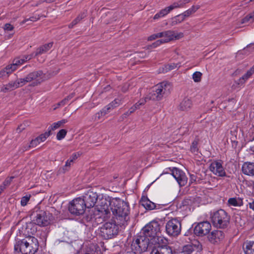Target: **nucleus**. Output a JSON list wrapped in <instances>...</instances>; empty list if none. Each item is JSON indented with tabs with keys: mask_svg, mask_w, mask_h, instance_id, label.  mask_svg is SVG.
<instances>
[{
	"mask_svg": "<svg viewBox=\"0 0 254 254\" xmlns=\"http://www.w3.org/2000/svg\"><path fill=\"white\" fill-rule=\"evenodd\" d=\"M13 28V26L9 23L5 24L4 26V29L7 31H11Z\"/></svg>",
	"mask_w": 254,
	"mask_h": 254,
	"instance_id": "13d9d810",
	"label": "nucleus"
},
{
	"mask_svg": "<svg viewBox=\"0 0 254 254\" xmlns=\"http://www.w3.org/2000/svg\"><path fill=\"white\" fill-rule=\"evenodd\" d=\"M158 38H161V34H160V32L151 35L148 37L147 40L148 41H152Z\"/></svg>",
	"mask_w": 254,
	"mask_h": 254,
	"instance_id": "09e8293b",
	"label": "nucleus"
},
{
	"mask_svg": "<svg viewBox=\"0 0 254 254\" xmlns=\"http://www.w3.org/2000/svg\"><path fill=\"white\" fill-rule=\"evenodd\" d=\"M111 200H107V199H102L100 201V204L98 206V211L104 215L105 219L109 218L111 215Z\"/></svg>",
	"mask_w": 254,
	"mask_h": 254,
	"instance_id": "ddd939ff",
	"label": "nucleus"
},
{
	"mask_svg": "<svg viewBox=\"0 0 254 254\" xmlns=\"http://www.w3.org/2000/svg\"><path fill=\"white\" fill-rule=\"evenodd\" d=\"M13 72L12 69L9 67V65H7L5 67L0 71V78H5L8 77L10 74Z\"/></svg>",
	"mask_w": 254,
	"mask_h": 254,
	"instance_id": "c85d7f7f",
	"label": "nucleus"
},
{
	"mask_svg": "<svg viewBox=\"0 0 254 254\" xmlns=\"http://www.w3.org/2000/svg\"><path fill=\"white\" fill-rule=\"evenodd\" d=\"M14 178V177L12 176V177H8V178H6V179L3 182L2 185L5 188L9 186L10 185V184Z\"/></svg>",
	"mask_w": 254,
	"mask_h": 254,
	"instance_id": "49530a36",
	"label": "nucleus"
},
{
	"mask_svg": "<svg viewBox=\"0 0 254 254\" xmlns=\"http://www.w3.org/2000/svg\"><path fill=\"white\" fill-rule=\"evenodd\" d=\"M39 243L36 238L29 237L17 241L14 250L22 254H34L38 250Z\"/></svg>",
	"mask_w": 254,
	"mask_h": 254,
	"instance_id": "7ed1b4c3",
	"label": "nucleus"
},
{
	"mask_svg": "<svg viewBox=\"0 0 254 254\" xmlns=\"http://www.w3.org/2000/svg\"><path fill=\"white\" fill-rule=\"evenodd\" d=\"M192 106L191 100L188 98H185L180 103L179 109L181 111H187L190 109Z\"/></svg>",
	"mask_w": 254,
	"mask_h": 254,
	"instance_id": "393cba45",
	"label": "nucleus"
},
{
	"mask_svg": "<svg viewBox=\"0 0 254 254\" xmlns=\"http://www.w3.org/2000/svg\"><path fill=\"white\" fill-rule=\"evenodd\" d=\"M152 244L150 241L144 235L140 233L132 242L131 247L132 250L134 249L139 253L147 251L148 247H151Z\"/></svg>",
	"mask_w": 254,
	"mask_h": 254,
	"instance_id": "6e6552de",
	"label": "nucleus"
},
{
	"mask_svg": "<svg viewBox=\"0 0 254 254\" xmlns=\"http://www.w3.org/2000/svg\"><path fill=\"white\" fill-rule=\"evenodd\" d=\"M98 197V196L96 192L89 190L84 193L82 199L84 200L87 208H91L93 207L96 204Z\"/></svg>",
	"mask_w": 254,
	"mask_h": 254,
	"instance_id": "f8f14e48",
	"label": "nucleus"
},
{
	"mask_svg": "<svg viewBox=\"0 0 254 254\" xmlns=\"http://www.w3.org/2000/svg\"><path fill=\"white\" fill-rule=\"evenodd\" d=\"M140 233L147 237L152 245L159 244L163 241V238L160 236V226L157 221H152L147 224Z\"/></svg>",
	"mask_w": 254,
	"mask_h": 254,
	"instance_id": "f03ea898",
	"label": "nucleus"
},
{
	"mask_svg": "<svg viewBox=\"0 0 254 254\" xmlns=\"http://www.w3.org/2000/svg\"><path fill=\"white\" fill-rule=\"evenodd\" d=\"M244 248L246 254H254V242H249L245 243Z\"/></svg>",
	"mask_w": 254,
	"mask_h": 254,
	"instance_id": "7c9ffc66",
	"label": "nucleus"
},
{
	"mask_svg": "<svg viewBox=\"0 0 254 254\" xmlns=\"http://www.w3.org/2000/svg\"><path fill=\"white\" fill-rule=\"evenodd\" d=\"M135 107H133V106H132L131 108H130V109L128 110V111L129 112V113L130 114H132L134 112H135V111L136 110L135 109Z\"/></svg>",
	"mask_w": 254,
	"mask_h": 254,
	"instance_id": "69168bd1",
	"label": "nucleus"
},
{
	"mask_svg": "<svg viewBox=\"0 0 254 254\" xmlns=\"http://www.w3.org/2000/svg\"><path fill=\"white\" fill-rule=\"evenodd\" d=\"M121 99H115L113 101L110 103L109 105L112 109L118 107L121 103Z\"/></svg>",
	"mask_w": 254,
	"mask_h": 254,
	"instance_id": "79ce46f5",
	"label": "nucleus"
},
{
	"mask_svg": "<svg viewBox=\"0 0 254 254\" xmlns=\"http://www.w3.org/2000/svg\"><path fill=\"white\" fill-rule=\"evenodd\" d=\"M202 74L199 71H195L192 74V79L195 82H199L201 81Z\"/></svg>",
	"mask_w": 254,
	"mask_h": 254,
	"instance_id": "4c0bfd02",
	"label": "nucleus"
},
{
	"mask_svg": "<svg viewBox=\"0 0 254 254\" xmlns=\"http://www.w3.org/2000/svg\"><path fill=\"white\" fill-rule=\"evenodd\" d=\"M75 95L74 93H72L70 94H69L68 96H67L66 97H65L64 99L62 100L61 101V104H64V105H65L70 99H71Z\"/></svg>",
	"mask_w": 254,
	"mask_h": 254,
	"instance_id": "c03bdc74",
	"label": "nucleus"
},
{
	"mask_svg": "<svg viewBox=\"0 0 254 254\" xmlns=\"http://www.w3.org/2000/svg\"><path fill=\"white\" fill-rule=\"evenodd\" d=\"M150 100L149 99V94L144 98L140 99L138 102L139 105H143L145 104V103L147 101V100Z\"/></svg>",
	"mask_w": 254,
	"mask_h": 254,
	"instance_id": "6e6d98bb",
	"label": "nucleus"
},
{
	"mask_svg": "<svg viewBox=\"0 0 254 254\" xmlns=\"http://www.w3.org/2000/svg\"><path fill=\"white\" fill-rule=\"evenodd\" d=\"M23 86L20 78H18L15 81H10L1 87L0 91L3 92H7Z\"/></svg>",
	"mask_w": 254,
	"mask_h": 254,
	"instance_id": "6ab92c4d",
	"label": "nucleus"
},
{
	"mask_svg": "<svg viewBox=\"0 0 254 254\" xmlns=\"http://www.w3.org/2000/svg\"><path fill=\"white\" fill-rule=\"evenodd\" d=\"M181 251L185 254H191L193 252V248L190 244L185 245Z\"/></svg>",
	"mask_w": 254,
	"mask_h": 254,
	"instance_id": "c9c22d12",
	"label": "nucleus"
},
{
	"mask_svg": "<svg viewBox=\"0 0 254 254\" xmlns=\"http://www.w3.org/2000/svg\"><path fill=\"white\" fill-rule=\"evenodd\" d=\"M199 8V5L192 6L191 8L185 11L183 13H182L183 15L184 16V17H189L190 15L194 13Z\"/></svg>",
	"mask_w": 254,
	"mask_h": 254,
	"instance_id": "473e14b6",
	"label": "nucleus"
},
{
	"mask_svg": "<svg viewBox=\"0 0 254 254\" xmlns=\"http://www.w3.org/2000/svg\"><path fill=\"white\" fill-rule=\"evenodd\" d=\"M33 55L34 54L31 55H24L22 56L20 58L22 60L21 62H23L24 63L25 62L30 60L33 57H34V55L33 56Z\"/></svg>",
	"mask_w": 254,
	"mask_h": 254,
	"instance_id": "5fc2aeb1",
	"label": "nucleus"
},
{
	"mask_svg": "<svg viewBox=\"0 0 254 254\" xmlns=\"http://www.w3.org/2000/svg\"><path fill=\"white\" fill-rule=\"evenodd\" d=\"M42 71L41 70L34 71L29 73L27 76L24 78H20L23 86L25 85L27 83L31 82L32 81H36V84H39L40 81H38L41 79L42 75Z\"/></svg>",
	"mask_w": 254,
	"mask_h": 254,
	"instance_id": "dca6fc26",
	"label": "nucleus"
},
{
	"mask_svg": "<svg viewBox=\"0 0 254 254\" xmlns=\"http://www.w3.org/2000/svg\"><path fill=\"white\" fill-rule=\"evenodd\" d=\"M198 143V141L197 139H195L193 141L190 146V151L191 152L195 153L198 151L197 145Z\"/></svg>",
	"mask_w": 254,
	"mask_h": 254,
	"instance_id": "58836bf2",
	"label": "nucleus"
},
{
	"mask_svg": "<svg viewBox=\"0 0 254 254\" xmlns=\"http://www.w3.org/2000/svg\"><path fill=\"white\" fill-rule=\"evenodd\" d=\"M160 34H161V38H163L161 39L163 43H167L175 39H179L183 37V33H177L171 30L162 32H160Z\"/></svg>",
	"mask_w": 254,
	"mask_h": 254,
	"instance_id": "2eb2a0df",
	"label": "nucleus"
},
{
	"mask_svg": "<svg viewBox=\"0 0 254 254\" xmlns=\"http://www.w3.org/2000/svg\"><path fill=\"white\" fill-rule=\"evenodd\" d=\"M119 225L116 220L104 223L99 229L100 236L106 240L113 238L118 234Z\"/></svg>",
	"mask_w": 254,
	"mask_h": 254,
	"instance_id": "0eeeda50",
	"label": "nucleus"
},
{
	"mask_svg": "<svg viewBox=\"0 0 254 254\" xmlns=\"http://www.w3.org/2000/svg\"><path fill=\"white\" fill-rule=\"evenodd\" d=\"M25 126H26V125L25 124H21L17 128L16 131L18 133H20V132H21L23 130H24L25 129Z\"/></svg>",
	"mask_w": 254,
	"mask_h": 254,
	"instance_id": "bf43d9fd",
	"label": "nucleus"
},
{
	"mask_svg": "<svg viewBox=\"0 0 254 254\" xmlns=\"http://www.w3.org/2000/svg\"><path fill=\"white\" fill-rule=\"evenodd\" d=\"M166 231L169 235L173 237L178 236L181 231V223L176 218L170 220L166 224Z\"/></svg>",
	"mask_w": 254,
	"mask_h": 254,
	"instance_id": "9d476101",
	"label": "nucleus"
},
{
	"mask_svg": "<svg viewBox=\"0 0 254 254\" xmlns=\"http://www.w3.org/2000/svg\"><path fill=\"white\" fill-rule=\"evenodd\" d=\"M86 16V13L83 12L80 13L68 25L69 28H72L74 25L80 22Z\"/></svg>",
	"mask_w": 254,
	"mask_h": 254,
	"instance_id": "c756f323",
	"label": "nucleus"
},
{
	"mask_svg": "<svg viewBox=\"0 0 254 254\" xmlns=\"http://www.w3.org/2000/svg\"><path fill=\"white\" fill-rule=\"evenodd\" d=\"M254 73V65L246 73L242 76L238 81V84H243L245 81Z\"/></svg>",
	"mask_w": 254,
	"mask_h": 254,
	"instance_id": "bb28decb",
	"label": "nucleus"
},
{
	"mask_svg": "<svg viewBox=\"0 0 254 254\" xmlns=\"http://www.w3.org/2000/svg\"><path fill=\"white\" fill-rule=\"evenodd\" d=\"M249 204L250 208L254 210V200H253L252 202H250Z\"/></svg>",
	"mask_w": 254,
	"mask_h": 254,
	"instance_id": "0e129e2a",
	"label": "nucleus"
},
{
	"mask_svg": "<svg viewBox=\"0 0 254 254\" xmlns=\"http://www.w3.org/2000/svg\"><path fill=\"white\" fill-rule=\"evenodd\" d=\"M111 211L117 223L125 225L129 220V208L128 204L118 198L112 199Z\"/></svg>",
	"mask_w": 254,
	"mask_h": 254,
	"instance_id": "f257e3e1",
	"label": "nucleus"
},
{
	"mask_svg": "<svg viewBox=\"0 0 254 254\" xmlns=\"http://www.w3.org/2000/svg\"><path fill=\"white\" fill-rule=\"evenodd\" d=\"M176 67V65L175 64L173 65H167L165 66V67L162 68L163 72H167L168 70H170L173 69L175 67Z\"/></svg>",
	"mask_w": 254,
	"mask_h": 254,
	"instance_id": "8fccbe9b",
	"label": "nucleus"
},
{
	"mask_svg": "<svg viewBox=\"0 0 254 254\" xmlns=\"http://www.w3.org/2000/svg\"><path fill=\"white\" fill-rule=\"evenodd\" d=\"M171 172L172 176L180 186H185L187 184L188 178L186 174L183 171L177 168H173Z\"/></svg>",
	"mask_w": 254,
	"mask_h": 254,
	"instance_id": "4468645a",
	"label": "nucleus"
},
{
	"mask_svg": "<svg viewBox=\"0 0 254 254\" xmlns=\"http://www.w3.org/2000/svg\"><path fill=\"white\" fill-rule=\"evenodd\" d=\"M112 109L110 106L109 105V104L106 106L105 107H104L102 110H101V116H105L107 113L109 112V110Z\"/></svg>",
	"mask_w": 254,
	"mask_h": 254,
	"instance_id": "3c124183",
	"label": "nucleus"
},
{
	"mask_svg": "<svg viewBox=\"0 0 254 254\" xmlns=\"http://www.w3.org/2000/svg\"><path fill=\"white\" fill-rule=\"evenodd\" d=\"M243 173L247 175L254 176V163L246 162L242 166Z\"/></svg>",
	"mask_w": 254,
	"mask_h": 254,
	"instance_id": "b1692460",
	"label": "nucleus"
},
{
	"mask_svg": "<svg viewBox=\"0 0 254 254\" xmlns=\"http://www.w3.org/2000/svg\"><path fill=\"white\" fill-rule=\"evenodd\" d=\"M185 19V18L182 14H179L172 19V23L173 25L177 24L184 21Z\"/></svg>",
	"mask_w": 254,
	"mask_h": 254,
	"instance_id": "e433bc0d",
	"label": "nucleus"
},
{
	"mask_svg": "<svg viewBox=\"0 0 254 254\" xmlns=\"http://www.w3.org/2000/svg\"><path fill=\"white\" fill-rule=\"evenodd\" d=\"M72 163H73V162H72V161L69 160V159H68L66 161L65 165L63 168V170L64 171V173L65 171L68 170L69 168L70 167Z\"/></svg>",
	"mask_w": 254,
	"mask_h": 254,
	"instance_id": "de8ad7c7",
	"label": "nucleus"
},
{
	"mask_svg": "<svg viewBox=\"0 0 254 254\" xmlns=\"http://www.w3.org/2000/svg\"><path fill=\"white\" fill-rule=\"evenodd\" d=\"M254 16H253L252 13H250L247 16H246L242 20V23H245L248 22L250 21H251L252 22L254 21Z\"/></svg>",
	"mask_w": 254,
	"mask_h": 254,
	"instance_id": "a19ab883",
	"label": "nucleus"
},
{
	"mask_svg": "<svg viewBox=\"0 0 254 254\" xmlns=\"http://www.w3.org/2000/svg\"><path fill=\"white\" fill-rule=\"evenodd\" d=\"M183 6V3H179V2H175L173 4L168 6L164 9L161 10L158 13H156L154 17V19H157L160 17H163L167 15L170 11L172 10L175 8L180 7Z\"/></svg>",
	"mask_w": 254,
	"mask_h": 254,
	"instance_id": "aec40b11",
	"label": "nucleus"
},
{
	"mask_svg": "<svg viewBox=\"0 0 254 254\" xmlns=\"http://www.w3.org/2000/svg\"><path fill=\"white\" fill-rule=\"evenodd\" d=\"M196 177L194 175H190V182L192 183L196 181Z\"/></svg>",
	"mask_w": 254,
	"mask_h": 254,
	"instance_id": "680f3d73",
	"label": "nucleus"
},
{
	"mask_svg": "<svg viewBox=\"0 0 254 254\" xmlns=\"http://www.w3.org/2000/svg\"><path fill=\"white\" fill-rule=\"evenodd\" d=\"M150 254H174L172 248L168 245L154 247Z\"/></svg>",
	"mask_w": 254,
	"mask_h": 254,
	"instance_id": "412c9836",
	"label": "nucleus"
},
{
	"mask_svg": "<svg viewBox=\"0 0 254 254\" xmlns=\"http://www.w3.org/2000/svg\"><path fill=\"white\" fill-rule=\"evenodd\" d=\"M141 106V105H139V102L136 103L134 105L133 107H135V109L137 110V109H139L140 108V106Z\"/></svg>",
	"mask_w": 254,
	"mask_h": 254,
	"instance_id": "338daca9",
	"label": "nucleus"
},
{
	"mask_svg": "<svg viewBox=\"0 0 254 254\" xmlns=\"http://www.w3.org/2000/svg\"><path fill=\"white\" fill-rule=\"evenodd\" d=\"M225 237V234L222 231L214 230L207 236L208 241L213 244H218L222 241Z\"/></svg>",
	"mask_w": 254,
	"mask_h": 254,
	"instance_id": "f3484780",
	"label": "nucleus"
},
{
	"mask_svg": "<svg viewBox=\"0 0 254 254\" xmlns=\"http://www.w3.org/2000/svg\"><path fill=\"white\" fill-rule=\"evenodd\" d=\"M35 223L40 226H47L51 223L52 215L50 212L42 210L39 205L36 206L31 214Z\"/></svg>",
	"mask_w": 254,
	"mask_h": 254,
	"instance_id": "39448f33",
	"label": "nucleus"
},
{
	"mask_svg": "<svg viewBox=\"0 0 254 254\" xmlns=\"http://www.w3.org/2000/svg\"><path fill=\"white\" fill-rule=\"evenodd\" d=\"M78 158V156L76 153H74L72 155V156L69 159V160L72 161L73 163L74 161L76 160Z\"/></svg>",
	"mask_w": 254,
	"mask_h": 254,
	"instance_id": "052dcab7",
	"label": "nucleus"
},
{
	"mask_svg": "<svg viewBox=\"0 0 254 254\" xmlns=\"http://www.w3.org/2000/svg\"><path fill=\"white\" fill-rule=\"evenodd\" d=\"M67 133V131L65 129H61L57 134V138L58 140H62L63 139Z\"/></svg>",
	"mask_w": 254,
	"mask_h": 254,
	"instance_id": "ea45409f",
	"label": "nucleus"
},
{
	"mask_svg": "<svg viewBox=\"0 0 254 254\" xmlns=\"http://www.w3.org/2000/svg\"><path fill=\"white\" fill-rule=\"evenodd\" d=\"M139 203L147 210H153L156 208V204L151 201L147 197L143 196L141 197Z\"/></svg>",
	"mask_w": 254,
	"mask_h": 254,
	"instance_id": "5701e85b",
	"label": "nucleus"
},
{
	"mask_svg": "<svg viewBox=\"0 0 254 254\" xmlns=\"http://www.w3.org/2000/svg\"><path fill=\"white\" fill-rule=\"evenodd\" d=\"M131 114L128 111L122 115L123 119L126 118L127 116H129Z\"/></svg>",
	"mask_w": 254,
	"mask_h": 254,
	"instance_id": "e2e57ef3",
	"label": "nucleus"
},
{
	"mask_svg": "<svg viewBox=\"0 0 254 254\" xmlns=\"http://www.w3.org/2000/svg\"><path fill=\"white\" fill-rule=\"evenodd\" d=\"M87 208L84 201L80 197L73 199L69 203L68 210L69 212L74 215L79 216L84 213Z\"/></svg>",
	"mask_w": 254,
	"mask_h": 254,
	"instance_id": "1a4fd4ad",
	"label": "nucleus"
},
{
	"mask_svg": "<svg viewBox=\"0 0 254 254\" xmlns=\"http://www.w3.org/2000/svg\"><path fill=\"white\" fill-rule=\"evenodd\" d=\"M126 254H137L136 252H133V251H128L126 253Z\"/></svg>",
	"mask_w": 254,
	"mask_h": 254,
	"instance_id": "774afa93",
	"label": "nucleus"
},
{
	"mask_svg": "<svg viewBox=\"0 0 254 254\" xmlns=\"http://www.w3.org/2000/svg\"><path fill=\"white\" fill-rule=\"evenodd\" d=\"M213 226L220 229L227 227L230 222V217L223 209H219L214 212L211 217Z\"/></svg>",
	"mask_w": 254,
	"mask_h": 254,
	"instance_id": "423d86ee",
	"label": "nucleus"
},
{
	"mask_svg": "<svg viewBox=\"0 0 254 254\" xmlns=\"http://www.w3.org/2000/svg\"><path fill=\"white\" fill-rule=\"evenodd\" d=\"M39 18H40V17L39 16H38L37 17L32 16V17H30L28 19H25L24 20H23L21 22V24H23L25 23V22H26L27 21H28V20H30L31 21H36L38 20V19H39Z\"/></svg>",
	"mask_w": 254,
	"mask_h": 254,
	"instance_id": "864d4df0",
	"label": "nucleus"
},
{
	"mask_svg": "<svg viewBox=\"0 0 254 254\" xmlns=\"http://www.w3.org/2000/svg\"><path fill=\"white\" fill-rule=\"evenodd\" d=\"M191 203V200L189 198H185L183 199L182 202V204L183 206H188Z\"/></svg>",
	"mask_w": 254,
	"mask_h": 254,
	"instance_id": "4d7b16f0",
	"label": "nucleus"
},
{
	"mask_svg": "<svg viewBox=\"0 0 254 254\" xmlns=\"http://www.w3.org/2000/svg\"><path fill=\"white\" fill-rule=\"evenodd\" d=\"M171 89L172 86L170 83L167 81H163L157 84L155 86L152 92L149 93V99L160 101L170 93Z\"/></svg>",
	"mask_w": 254,
	"mask_h": 254,
	"instance_id": "20e7f679",
	"label": "nucleus"
},
{
	"mask_svg": "<svg viewBox=\"0 0 254 254\" xmlns=\"http://www.w3.org/2000/svg\"><path fill=\"white\" fill-rule=\"evenodd\" d=\"M209 169L213 174L218 176L224 177L226 176L225 171L220 161H215L211 163Z\"/></svg>",
	"mask_w": 254,
	"mask_h": 254,
	"instance_id": "a211bd4d",
	"label": "nucleus"
},
{
	"mask_svg": "<svg viewBox=\"0 0 254 254\" xmlns=\"http://www.w3.org/2000/svg\"><path fill=\"white\" fill-rule=\"evenodd\" d=\"M53 45V43L50 42L40 46L38 49H37L36 51H35L34 53V57H36L39 55H42L46 53L52 47Z\"/></svg>",
	"mask_w": 254,
	"mask_h": 254,
	"instance_id": "a878e982",
	"label": "nucleus"
},
{
	"mask_svg": "<svg viewBox=\"0 0 254 254\" xmlns=\"http://www.w3.org/2000/svg\"><path fill=\"white\" fill-rule=\"evenodd\" d=\"M211 229V225L208 221H203L197 223L193 229L194 234L199 237L208 235Z\"/></svg>",
	"mask_w": 254,
	"mask_h": 254,
	"instance_id": "9b49d317",
	"label": "nucleus"
},
{
	"mask_svg": "<svg viewBox=\"0 0 254 254\" xmlns=\"http://www.w3.org/2000/svg\"><path fill=\"white\" fill-rule=\"evenodd\" d=\"M163 43V42H162L161 39L157 40L156 41L152 43L151 45L148 46V49L156 48L157 46L160 45L161 44Z\"/></svg>",
	"mask_w": 254,
	"mask_h": 254,
	"instance_id": "a18cd8bd",
	"label": "nucleus"
},
{
	"mask_svg": "<svg viewBox=\"0 0 254 254\" xmlns=\"http://www.w3.org/2000/svg\"><path fill=\"white\" fill-rule=\"evenodd\" d=\"M22 60L20 57L16 58L13 60L12 64H9L10 68L12 69L13 71L15 70L19 66L24 64L23 62H21Z\"/></svg>",
	"mask_w": 254,
	"mask_h": 254,
	"instance_id": "2f4dec72",
	"label": "nucleus"
},
{
	"mask_svg": "<svg viewBox=\"0 0 254 254\" xmlns=\"http://www.w3.org/2000/svg\"><path fill=\"white\" fill-rule=\"evenodd\" d=\"M193 248V251L200 252L202 250V246L198 241H193L190 244Z\"/></svg>",
	"mask_w": 254,
	"mask_h": 254,
	"instance_id": "72a5a7b5",
	"label": "nucleus"
},
{
	"mask_svg": "<svg viewBox=\"0 0 254 254\" xmlns=\"http://www.w3.org/2000/svg\"><path fill=\"white\" fill-rule=\"evenodd\" d=\"M31 195L30 194L26 195L21 198V205L24 206L27 205V202L29 201Z\"/></svg>",
	"mask_w": 254,
	"mask_h": 254,
	"instance_id": "37998d69",
	"label": "nucleus"
},
{
	"mask_svg": "<svg viewBox=\"0 0 254 254\" xmlns=\"http://www.w3.org/2000/svg\"><path fill=\"white\" fill-rule=\"evenodd\" d=\"M30 148H32V146H31V144L30 143L29 145H23L19 150V152L21 153H23L28 150H29Z\"/></svg>",
	"mask_w": 254,
	"mask_h": 254,
	"instance_id": "603ef678",
	"label": "nucleus"
},
{
	"mask_svg": "<svg viewBox=\"0 0 254 254\" xmlns=\"http://www.w3.org/2000/svg\"><path fill=\"white\" fill-rule=\"evenodd\" d=\"M66 123H67V120L65 119H63L57 123H54L52 126L51 129H56L63 126Z\"/></svg>",
	"mask_w": 254,
	"mask_h": 254,
	"instance_id": "f704fd0d",
	"label": "nucleus"
},
{
	"mask_svg": "<svg viewBox=\"0 0 254 254\" xmlns=\"http://www.w3.org/2000/svg\"><path fill=\"white\" fill-rule=\"evenodd\" d=\"M228 203L229 205L234 206H240L243 205V200L239 197H232L228 199Z\"/></svg>",
	"mask_w": 254,
	"mask_h": 254,
	"instance_id": "cd10ccee",
	"label": "nucleus"
},
{
	"mask_svg": "<svg viewBox=\"0 0 254 254\" xmlns=\"http://www.w3.org/2000/svg\"><path fill=\"white\" fill-rule=\"evenodd\" d=\"M51 135V130L44 133L41 134L36 138L32 139L31 142V146L32 148L36 147L41 142L44 141Z\"/></svg>",
	"mask_w": 254,
	"mask_h": 254,
	"instance_id": "4be33fe9",
	"label": "nucleus"
}]
</instances>
